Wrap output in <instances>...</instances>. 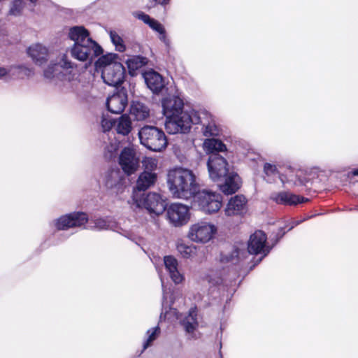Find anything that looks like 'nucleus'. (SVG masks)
Masks as SVG:
<instances>
[{"mask_svg": "<svg viewBox=\"0 0 358 358\" xmlns=\"http://www.w3.org/2000/svg\"><path fill=\"white\" fill-rule=\"evenodd\" d=\"M167 183L171 194L177 199H189L199 190L196 176L188 169L178 167L170 170Z\"/></svg>", "mask_w": 358, "mask_h": 358, "instance_id": "obj_1", "label": "nucleus"}, {"mask_svg": "<svg viewBox=\"0 0 358 358\" xmlns=\"http://www.w3.org/2000/svg\"><path fill=\"white\" fill-rule=\"evenodd\" d=\"M69 37L74 41L71 56L79 61L92 60L102 52L101 46L90 38L88 30L83 26L71 27Z\"/></svg>", "mask_w": 358, "mask_h": 358, "instance_id": "obj_2", "label": "nucleus"}, {"mask_svg": "<svg viewBox=\"0 0 358 358\" xmlns=\"http://www.w3.org/2000/svg\"><path fill=\"white\" fill-rule=\"evenodd\" d=\"M116 59L115 55H108L101 57L99 60L102 66L101 78L103 82L113 87L122 84L125 76L124 67Z\"/></svg>", "mask_w": 358, "mask_h": 358, "instance_id": "obj_3", "label": "nucleus"}, {"mask_svg": "<svg viewBox=\"0 0 358 358\" xmlns=\"http://www.w3.org/2000/svg\"><path fill=\"white\" fill-rule=\"evenodd\" d=\"M138 136L141 143L154 152H161L168 145L164 132L154 126L143 127L138 131Z\"/></svg>", "mask_w": 358, "mask_h": 358, "instance_id": "obj_4", "label": "nucleus"}, {"mask_svg": "<svg viewBox=\"0 0 358 358\" xmlns=\"http://www.w3.org/2000/svg\"><path fill=\"white\" fill-rule=\"evenodd\" d=\"M197 110L192 109L166 119L165 129L168 133L175 134L178 133H187L192 124H198L199 118L196 116Z\"/></svg>", "mask_w": 358, "mask_h": 358, "instance_id": "obj_5", "label": "nucleus"}, {"mask_svg": "<svg viewBox=\"0 0 358 358\" xmlns=\"http://www.w3.org/2000/svg\"><path fill=\"white\" fill-rule=\"evenodd\" d=\"M133 203L138 208H145L150 214L159 215L162 214L166 208V201L162 196L155 192H150L148 194H141L133 192Z\"/></svg>", "mask_w": 358, "mask_h": 358, "instance_id": "obj_6", "label": "nucleus"}, {"mask_svg": "<svg viewBox=\"0 0 358 358\" xmlns=\"http://www.w3.org/2000/svg\"><path fill=\"white\" fill-rule=\"evenodd\" d=\"M195 202L199 208L207 214H213L219 211L222 207V196L220 194L211 191L203 190L194 195Z\"/></svg>", "mask_w": 358, "mask_h": 358, "instance_id": "obj_7", "label": "nucleus"}, {"mask_svg": "<svg viewBox=\"0 0 358 358\" xmlns=\"http://www.w3.org/2000/svg\"><path fill=\"white\" fill-rule=\"evenodd\" d=\"M217 231L216 227L208 222H199L189 227V238L196 243H206L212 239Z\"/></svg>", "mask_w": 358, "mask_h": 358, "instance_id": "obj_8", "label": "nucleus"}, {"mask_svg": "<svg viewBox=\"0 0 358 358\" xmlns=\"http://www.w3.org/2000/svg\"><path fill=\"white\" fill-rule=\"evenodd\" d=\"M207 166L209 176L214 181H220L229 172L228 162L220 154H211Z\"/></svg>", "mask_w": 358, "mask_h": 358, "instance_id": "obj_9", "label": "nucleus"}, {"mask_svg": "<svg viewBox=\"0 0 358 358\" xmlns=\"http://www.w3.org/2000/svg\"><path fill=\"white\" fill-rule=\"evenodd\" d=\"M88 217L84 213H73L62 215L54 220L55 227L58 230H65L69 228L81 227L87 222Z\"/></svg>", "mask_w": 358, "mask_h": 358, "instance_id": "obj_10", "label": "nucleus"}, {"mask_svg": "<svg viewBox=\"0 0 358 358\" xmlns=\"http://www.w3.org/2000/svg\"><path fill=\"white\" fill-rule=\"evenodd\" d=\"M119 164L128 176L134 173L139 166V159L133 148H124L119 156Z\"/></svg>", "mask_w": 358, "mask_h": 358, "instance_id": "obj_11", "label": "nucleus"}, {"mask_svg": "<svg viewBox=\"0 0 358 358\" xmlns=\"http://www.w3.org/2000/svg\"><path fill=\"white\" fill-rule=\"evenodd\" d=\"M166 213L169 220L175 227L182 226L189 220V208L180 203H172Z\"/></svg>", "mask_w": 358, "mask_h": 358, "instance_id": "obj_12", "label": "nucleus"}, {"mask_svg": "<svg viewBox=\"0 0 358 358\" xmlns=\"http://www.w3.org/2000/svg\"><path fill=\"white\" fill-rule=\"evenodd\" d=\"M267 237L266 234L260 230L252 234L248 241V252L252 255L263 254L266 256L270 251L266 245Z\"/></svg>", "mask_w": 358, "mask_h": 358, "instance_id": "obj_13", "label": "nucleus"}, {"mask_svg": "<svg viewBox=\"0 0 358 358\" xmlns=\"http://www.w3.org/2000/svg\"><path fill=\"white\" fill-rule=\"evenodd\" d=\"M248 199L243 194L232 196L224 210L226 216H243L248 212Z\"/></svg>", "mask_w": 358, "mask_h": 358, "instance_id": "obj_14", "label": "nucleus"}, {"mask_svg": "<svg viewBox=\"0 0 358 358\" xmlns=\"http://www.w3.org/2000/svg\"><path fill=\"white\" fill-rule=\"evenodd\" d=\"M127 102V91L122 88L107 99L106 106L110 113L118 114L123 112Z\"/></svg>", "mask_w": 358, "mask_h": 358, "instance_id": "obj_15", "label": "nucleus"}, {"mask_svg": "<svg viewBox=\"0 0 358 358\" xmlns=\"http://www.w3.org/2000/svg\"><path fill=\"white\" fill-rule=\"evenodd\" d=\"M124 176L118 169L107 171L103 178L105 186L113 189L116 194L122 192L124 188Z\"/></svg>", "mask_w": 358, "mask_h": 358, "instance_id": "obj_16", "label": "nucleus"}, {"mask_svg": "<svg viewBox=\"0 0 358 358\" xmlns=\"http://www.w3.org/2000/svg\"><path fill=\"white\" fill-rule=\"evenodd\" d=\"M199 120L198 124L203 125L202 133L206 137L217 136L219 134V129L215 124L212 115L205 110H197V115Z\"/></svg>", "mask_w": 358, "mask_h": 358, "instance_id": "obj_17", "label": "nucleus"}, {"mask_svg": "<svg viewBox=\"0 0 358 358\" xmlns=\"http://www.w3.org/2000/svg\"><path fill=\"white\" fill-rule=\"evenodd\" d=\"M162 103L163 113L166 119L173 115L185 112L182 110L184 105L183 101L178 96H173L166 97L163 99Z\"/></svg>", "mask_w": 358, "mask_h": 358, "instance_id": "obj_18", "label": "nucleus"}, {"mask_svg": "<svg viewBox=\"0 0 358 358\" xmlns=\"http://www.w3.org/2000/svg\"><path fill=\"white\" fill-rule=\"evenodd\" d=\"M224 180L219 185V188L224 194L229 195L236 192L241 186V180L239 176L234 172H228L222 177Z\"/></svg>", "mask_w": 358, "mask_h": 358, "instance_id": "obj_19", "label": "nucleus"}, {"mask_svg": "<svg viewBox=\"0 0 358 358\" xmlns=\"http://www.w3.org/2000/svg\"><path fill=\"white\" fill-rule=\"evenodd\" d=\"M73 67V64L67 59L66 55H62L57 64H50L44 71V76L48 79L55 77L61 78V69H69Z\"/></svg>", "mask_w": 358, "mask_h": 358, "instance_id": "obj_20", "label": "nucleus"}, {"mask_svg": "<svg viewBox=\"0 0 358 358\" xmlns=\"http://www.w3.org/2000/svg\"><path fill=\"white\" fill-rule=\"evenodd\" d=\"M143 76L148 87L154 93L158 94L164 88L165 81L157 71L150 70L145 72Z\"/></svg>", "mask_w": 358, "mask_h": 358, "instance_id": "obj_21", "label": "nucleus"}, {"mask_svg": "<svg viewBox=\"0 0 358 358\" xmlns=\"http://www.w3.org/2000/svg\"><path fill=\"white\" fill-rule=\"evenodd\" d=\"M164 263L166 270L173 282L181 283L184 280V275L178 269V260L173 256H165Z\"/></svg>", "mask_w": 358, "mask_h": 358, "instance_id": "obj_22", "label": "nucleus"}, {"mask_svg": "<svg viewBox=\"0 0 358 358\" xmlns=\"http://www.w3.org/2000/svg\"><path fill=\"white\" fill-rule=\"evenodd\" d=\"M27 53L37 65H42L45 63L50 55L47 48L40 43L30 46L27 50Z\"/></svg>", "mask_w": 358, "mask_h": 358, "instance_id": "obj_23", "label": "nucleus"}, {"mask_svg": "<svg viewBox=\"0 0 358 358\" xmlns=\"http://www.w3.org/2000/svg\"><path fill=\"white\" fill-rule=\"evenodd\" d=\"M271 199L278 204L284 205H296L308 201L307 199L300 197L289 192L273 193L271 194Z\"/></svg>", "mask_w": 358, "mask_h": 358, "instance_id": "obj_24", "label": "nucleus"}, {"mask_svg": "<svg viewBox=\"0 0 358 358\" xmlns=\"http://www.w3.org/2000/svg\"><path fill=\"white\" fill-rule=\"evenodd\" d=\"M279 178L283 184L289 183L294 185H302L308 182L301 170L289 169L285 173L280 174Z\"/></svg>", "mask_w": 358, "mask_h": 358, "instance_id": "obj_25", "label": "nucleus"}, {"mask_svg": "<svg viewBox=\"0 0 358 358\" xmlns=\"http://www.w3.org/2000/svg\"><path fill=\"white\" fill-rule=\"evenodd\" d=\"M197 314L195 308H191L189 310L187 315H186L181 321L185 332L191 338H195V331L196 330L199 323L197 321Z\"/></svg>", "mask_w": 358, "mask_h": 358, "instance_id": "obj_26", "label": "nucleus"}, {"mask_svg": "<svg viewBox=\"0 0 358 358\" xmlns=\"http://www.w3.org/2000/svg\"><path fill=\"white\" fill-rule=\"evenodd\" d=\"M156 179L157 175L155 173L143 171L139 175L133 192L136 191L138 194H141V192H144L153 185Z\"/></svg>", "mask_w": 358, "mask_h": 358, "instance_id": "obj_27", "label": "nucleus"}, {"mask_svg": "<svg viewBox=\"0 0 358 358\" xmlns=\"http://www.w3.org/2000/svg\"><path fill=\"white\" fill-rule=\"evenodd\" d=\"M8 80L24 78L34 74L32 69L24 66H10L7 68Z\"/></svg>", "mask_w": 358, "mask_h": 358, "instance_id": "obj_28", "label": "nucleus"}, {"mask_svg": "<svg viewBox=\"0 0 358 358\" xmlns=\"http://www.w3.org/2000/svg\"><path fill=\"white\" fill-rule=\"evenodd\" d=\"M132 129V123L129 116L122 115L115 121V129L117 134L123 136L128 135Z\"/></svg>", "mask_w": 358, "mask_h": 358, "instance_id": "obj_29", "label": "nucleus"}, {"mask_svg": "<svg viewBox=\"0 0 358 358\" xmlns=\"http://www.w3.org/2000/svg\"><path fill=\"white\" fill-rule=\"evenodd\" d=\"M130 113L137 121L146 119L150 114L148 108L139 101H134L131 106Z\"/></svg>", "mask_w": 358, "mask_h": 358, "instance_id": "obj_30", "label": "nucleus"}, {"mask_svg": "<svg viewBox=\"0 0 358 358\" xmlns=\"http://www.w3.org/2000/svg\"><path fill=\"white\" fill-rule=\"evenodd\" d=\"M147 63L148 59L142 56H132L126 61L129 73L131 76H134L136 71L145 66Z\"/></svg>", "mask_w": 358, "mask_h": 358, "instance_id": "obj_31", "label": "nucleus"}, {"mask_svg": "<svg viewBox=\"0 0 358 358\" xmlns=\"http://www.w3.org/2000/svg\"><path fill=\"white\" fill-rule=\"evenodd\" d=\"M204 150L211 154H218L219 152L226 150V145L220 140L216 138H208L203 143Z\"/></svg>", "mask_w": 358, "mask_h": 358, "instance_id": "obj_32", "label": "nucleus"}, {"mask_svg": "<svg viewBox=\"0 0 358 358\" xmlns=\"http://www.w3.org/2000/svg\"><path fill=\"white\" fill-rule=\"evenodd\" d=\"M161 333L160 328L157 326L149 329L145 333V339L143 344V350L152 345V342L155 341Z\"/></svg>", "mask_w": 358, "mask_h": 358, "instance_id": "obj_33", "label": "nucleus"}, {"mask_svg": "<svg viewBox=\"0 0 358 358\" xmlns=\"http://www.w3.org/2000/svg\"><path fill=\"white\" fill-rule=\"evenodd\" d=\"M177 250L184 258H189L196 255V248L193 245H187L182 242L177 243Z\"/></svg>", "mask_w": 358, "mask_h": 358, "instance_id": "obj_34", "label": "nucleus"}, {"mask_svg": "<svg viewBox=\"0 0 358 358\" xmlns=\"http://www.w3.org/2000/svg\"><path fill=\"white\" fill-rule=\"evenodd\" d=\"M245 254H246V252L244 250L236 248L234 250L230 255L222 256L221 261L222 262L235 264L239 259L244 257Z\"/></svg>", "mask_w": 358, "mask_h": 358, "instance_id": "obj_35", "label": "nucleus"}, {"mask_svg": "<svg viewBox=\"0 0 358 358\" xmlns=\"http://www.w3.org/2000/svg\"><path fill=\"white\" fill-rule=\"evenodd\" d=\"M110 37L117 51L124 52L126 48L122 38L115 31H110Z\"/></svg>", "mask_w": 358, "mask_h": 358, "instance_id": "obj_36", "label": "nucleus"}, {"mask_svg": "<svg viewBox=\"0 0 358 358\" xmlns=\"http://www.w3.org/2000/svg\"><path fill=\"white\" fill-rule=\"evenodd\" d=\"M142 164L145 169L144 171L152 173L157 168L158 160L154 157H145L143 159Z\"/></svg>", "mask_w": 358, "mask_h": 358, "instance_id": "obj_37", "label": "nucleus"}, {"mask_svg": "<svg viewBox=\"0 0 358 358\" xmlns=\"http://www.w3.org/2000/svg\"><path fill=\"white\" fill-rule=\"evenodd\" d=\"M115 121L114 118L109 115H103L101 117V125L103 131H108L113 127H115Z\"/></svg>", "mask_w": 358, "mask_h": 358, "instance_id": "obj_38", "label": "nucleus"}, {"mask_svg": "<svg viewBox=\"0 0 358 358\" xmlns=\"http://www.w3.org/2000/svg\"><path fill=\"white\" fill-rule=\"evenodd\" d=\"M94 228L101 229H114L113 224L106 219L99 218L95 220Z\"/></svg>", "mask_w": 358, "mask_h": 358, "instance_id": "obj_39", "label": "nucleus"}, {"mask_svg": "<svg viewBox=\"0 0 358 358\" xmlns=\"http://www.w3.org/2000/svg\"><path fill=\"white\" fill-rule=\"evenodd\" d=\"M148 25L153 30L162 34V37L160 38L162 40H165V30L162 24H160L158 21L152 18L150 22L148 23Z\"/></svg>", "mask_w": 358, "mask_h": 358, "instance_id": "obj_40", "label": "nucleus"}, {"mask_svg": "<svg viewBox=\"0 0 358 358\" xmlns=\"http://www.w3.org/2000/svg\"><path fill=\"white\" fill-rule=\"evenodd\" d=\"M264 172L268 177L278 174L276 166L270 163H266L264 164Z\"/></svg>", "mask_w": 358, "mask_h": 358, "instance_id": "obj_41", "label": "nucleus"}, {"mask_svg": "<svg viewBox=\"0 0 358 358\" xmlns=\"http://www.w3.org/2000/svg\"><path fill=\"white\" fill-rule=\"evenodd\" d=\"M208 282L212 285H217L222 282V278L220 276H215V273H211L206 277Z\"/></svg>", "mask_w": 358, "mask_h": 358, "instance_id": "obj_42", "label": "nucleus"}, {"mask_svg": "<svg viewBox=\"0 0 358 358\" xmlns=\"http://www.w3.org/2000/svg\"><path fill=\"white\" fill-rule=\"evenodd\" d=\"M135 17L138 19L142 20L144 23L148 24V23L150 22L152 18H151L148 15L143 13V12H138L134 14Z\"/></svg>", "mask_w": 358, "mask_h": 358, "instance_id": "obj_43", "label": "nucleus"}, {"mask_svg": "<svg viewBox=\"0 0 358 358\" xmlns=\"http://www.w3.org/2000/svg\"><path fill=\"white\" fill-rule=\"evenodd\" d=\"M0 78H5L6 80H8L7 68L0 66Z\"/></svg>", "mask_w": 358, "mask_h": 358, "instance_id": "obj_44", "label": "nucleus"}, {"mask_svg": "<svg viewBox=\"0 0 358 358\" xmlns=\"http://www.w3.org/2000/svg\"><path fill=\"white\" fill-rule=\"evenodd\" d=\"M108 151L110 152V157H112L113 153L116 151L117 145L111 144L110 147H107Z\"/></svg>", "mask_w": 358, "mask_h": 358, "instance_id": "obj_45", "label": "nucleus"}, {"mask_svg": "<svg viewBox=\"0 0 358 358\" xmlns=\"http://www.w3.org/2000/svg\"><path fill=\"white\" fill-rule=\"evenodd\" d=\"M154 1L161 5H166L170 1V0H154Z\"/></svg>", "mask_w": 358, "mask_h": 358, "instance_id": "obj_46", "label": "nucleus"}, {"mask_svg": "<svg viewBox=\"0 0 358 358\" xmlns=\"http://www.w3.org/2000/svg\"><path fill=\"white\" fill-rule=\"evenodd\" d=\"M301 222V221H294L292 222L291 226L289 227V229L288 230H291L292 229H293L295 226L298 225L299 223Z\"/></svg>", "mask_w": 358, "mask_h": 358, "instance_id": "obj_47", "label": "nucleus"}, {"mask_svg": "<svg viewBox=\"0 0 358 358\" xmlns=\"http://www.w3.org/2000/svg\"><path fill=\"white\" fill-rule=\"evenodd\" d=\"M166 299V293H165V292L164 291V294H163V301H162V306H163V307L164 306V303H165Z\"/></svg>", "mask_w": 358, "mask_h": 358, "instance_id": "obj_48", "label": "nucleus"}, {"mask_svg": "<svg viewBox=\"0 0 358 358\" xmlns=\"http://www.w3.org/2000/svg\"><path fill=\"white\" fill-rule=\"evenodd\" d=\"M352 173H353V175H354V176H358V169H357V170L354 171L352 172Z\"/></svg>", "mask_w": 358, "mask_h": 358, "instance_id": "obj_49", "label": "nucleus"}, {"mask_svg": "<svg viewBox=\"0 0 358 358\" xmlns=\"http://www.w3.org/2000/svg\"><path fill=\"white\" fill-rule=\"evenodd\" d=\"M38 0H29L30 3L34 4Z\"/></svg>", "mask_w": 358, "mask_h": 358, "instance_id": "obj_50", "label": "nucleus"}]
</instances>
